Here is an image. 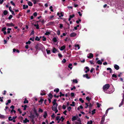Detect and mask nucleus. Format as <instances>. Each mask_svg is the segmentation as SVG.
<instances>
[{"label":"nucleus","mask_w":124,"mask_h":124,"mask_svg":"<svg viewBox=\"0 0 124 124\" xmlns=\"http://www.w3.org/2000/svg\"><path fill=\"white\" fill-rule=\"evenodd\" d=\"M56 100L54 99L53 102V106L52 108V109L53 110H54L57 109L58 106L57 103L56 102Z\"/></svg>","instance_id":"obj_1"},{"label":"nucleus","mask_w":124,"mask_h":124,"mask_svg":"<svg viewBox=\"0 0 124 124\" xmlns=\"http://www.w3.org/2000/svg\"><path fill=\"white\" fill-rule=\"evenodd\" d=\"M110 87V85L108 84H106L103 86V89L104 91H106L107 89L109 88Z\"/></svg>","instance_id":"obj_2"},{"label":"nucleus","mask_w":124,"mask_h":124,"mask_svg":"<svg viewBox=\"0 0 124 124\" xmlns=\"http://www.w3.org/2000/svg\"><path fill=\"white\" fill-rule=\"evenodd\" d=\"M77 35V34L74 33L72 32L71 33L70 35V36L71 37H74L75 36Z\"/></svg>","instance_id":"obj_3"},{"label":"nucleus","mask_w":124,"mask_h":124,"mask_svg":"<svg viewBox=\"0 0 124 124\" xmlns=\"http://www.w3.org/2000/svg\"><path fill=\"white\" fill-rule=\"evenodd\" d=\"M6 25L8 26H14V24L12 23H7L6 24Z\"/></svg>","instance_id":"obj_4"},{"label":"nucleus","mask_w":124,"mask_h":124,"mask_svg":"<svg viewBox=\"0 0 124 124\" xmlns=\"http://www.w3.org/2000/svg\"><path fill=\"white\" fill-rule=\"evenodd\" d=\"M78 118V116H73L72 118V120L74 121L76 120L77 118Z\"/></svg>","instance_id":"obj_5"},{"label":"nucleus","mask_w":124,"mask_h":124,"mask_svg":"<svg viewBox=\"0 0 124 124\" xmlns=\"http://www.w3.org/2000/svg\"><path fill=\"white\" fill-rule=\"evenodd\" d=\"M89 54V56H87V57L88 58H91L93 57V54H92V53H90Z\"/></svg>","instance_id":"obj_6"},{"label":"nucleus","mask_w":124,"mask_h":124,"mask_svg":"<svg viewBox=\"0 0 124 124\" xmlns=\"http://www.w3.org/2000/svg\"><path fill=\"white\" fill-rule=\"evenodd\" d=\"M56 120L58 121V123H59L61 119L60 118V117L59 116H57L56 117Z\"/></svg>","instance_id":"obj_7"},{"label":"nucleus","mask_w":124,"mask_h":124,"mask_svg":"<svg viewBox=\"0 0 124 124\" xmlns=\"http://www.w3.org/2000/svg\"><path fill=\"white\" fill-rule=\"evenodd\" d=\"M27 4H28V5L30 6H32L33 5L32 3L30 1H28Z\"/></svg>","instance_id":"obj_8"},{"label":"nucleus","mask_w":124,"mask_h":124,"mask_svg":"<svg viewBox=\"0 0 124 124\" xmlns=\"http://www.w3.org/2000/svg\"><path fill=\"white\" fill-rule=\"evenodd\" d=\"M114 67L115 69L116 70H118L119 69V66L117 65H115L114 66Z\"/></svg>","instance_id":"obj_9"},{"label":"nucleus","mask_w":124,"mask_h":124,"mask_svg":"<svg viewBox=\"0 0 124 124\" xmlns=\"http://www.w3.org/2000/svg\"><path fill=\"white\" fill-rule=\"evenodd\" d=\"M33 2L34 4H36L37 2L39 1V0H31Z\"/></svg>","instance_id":"obj_10"},{"label":"nucleus","mask_w":124,"mask_h":124,"mask_svg":"<svg viewBox=\"0 0 124 124\" xmlns=\"http://www.w3.org/2000/svg\"><path fill=\"white\" fill-rule=\"evenodd\" d=\"M23 122L24 123H26L27 122H29V120H28L27 118H25L24 120L23 121Z\"/></svg>","instance_id":"obj_11"},{"label":"nucleus","mask_w":124,"mask_h":124,"mask_svg":"<svg viewBox=\"0 0 124 124\" xmlns=\"http://www.w3.org/2000/svg\"><path fill=\"white\" fill-rule=\"evenodd\" d=\"M75 47H76V49H77V47L78 48L77 49H78L80 48L78 44H75Z\"/></svg>","instance_id":"obj_12"},{"label":"nucleus","mask_w":124,"mask_h":124,"mask_svg":"<svg viewBox=\"0 0 124 124\" xmlns=\"http://www.w3.org/2000/svg\"><path fill=\"white\" fill-rule=\"evenodd\" d=\"M86 69L87 70H86L85 71V72L87 73L88 71H89L90 69L89 68L87 67H85Z\"/></svg>","instance_id":"obj_13"},{"label":"nucleus","mask_w":124,"mask_h":124,"mask_svg":"<svg viewBox=\"0 0 124 124\" xmlns=\"http://www.w3.org/2000/svg\"><path fill=\"white\" fill-rule=\"evenodd\" d=\"M65 48V46H62L61 48L60 49V50L62 51Z\"/></svg>","instance_id":"obj_14"},{"label":"nucleus","mask_w":124,"mask_h":124,"mask_svg":"<svg viewBox=\"0 0 124 124\" xmlns=\"http://www.w3.org/2000/svg\"><path fill=\"white\" fill-rule=\"evenodd\" d=\"M48 96L49 97V98H50V99H51L53 97V96L52 94L51 93H50L48 95Z\"/></svg>","instance_id":"obj_15"},{"label":"nucleus","mask_w":124,"mask_h":124,"mask_svg":"<svg viewBox=\"0 0 124 124\" xmlns=\"http://www.w3.org/2000/svg\"><path fill=\"white\" fill-rule=\"evenodd\" d=\"M83 77H86L87 79H89L90 78L88 76V75L87 74H86L85 75H83Z\"/></svg>","instance_id":"obj_16"},{"label":"nucleus","mask_w":124,"mask_h":124,"mask_svg":"<svg viewBox=\"0 0 124 124\" xmlns=\"http://www.w3.org/2000/svg\"><path fill=\"white\" fill-rule=\"evenodd\" d=\"M23 9H25L27 8H28V6L27 5H23Z\"/></svg>","instance_id":"obj_17"},{"label":"nucleus","mask_w":124,"mask_h":124,"mask_svg":"<svg viewBox=\"0 0 124 124\" xmlns=\"http://www.w3.org/2000/svg\"><path fill=\"white\" fill-rule=\"evenodd\" d=\"M53 40L54 42H56L57 41V39L56 38L54 37L53 38Z\"/></svg>","instance_id":"obj_18"},{"label":"nucleus","mask_w":124,"mask_h":124,"mask_svg":"<svg viewBox=\"0 0 124 124\" xmlns=\"http://www.w3.org/2000/svg\"><path fill=\"white\" fill-rule=\"evenodd\" d=\"M72 65L71 63H70L69 64L68 67L69 68H70V69H71L72 68Z\"/></svg>","instance_id":"obj_19"},{"label":"nucleus","mask_w":124,"mask_h":124,"mask_svg":"<svg viewBox=\"0 0 124 124\" xmlns=\"http://www.w3.org/2000/svg\"><path fill=\"white\" fill-rule=\"evenodd\" d=\"M47 115V113L46 112H45L44 113V115H43L44 117L45 118H46V116Z\"/></svg>","instance_id":"obj_20"},{"label":"nucleus","mask_w":124,"mask_h":124,"mask_svg":"<svg viewBox=\"0 0 124 124\" xmlns=\"http://www.w3.org/2000/svg\"><path fill=\"white\" fill-rule=\"evenodd\" d=\"M78 121H79L80 122H77L76 124H82L81 122L80 121V119H78Z\"/></svg>","instance_id":"obj_21"},{"label":"nucleus","mask_w":124,"mask_h":124,"mask_svg":"<svg viewBox=\"0 0 124 124\" xmlns=\"http://www.w3.org/2000/svg\"><path fill=\"white\" fill-rule=\"evenodd\" d=\"M8 13V12L6 10H5L3 12V14L5 15H7Z\"/></svg>","instance_id":"obj_22"},{"label":"nucleus","mask_w":124,"mask_h":124,"mask_svg":"<svg viewBox=\"0 0 124 124\" xmlns=\"http://www.w3.org/2000/svg\"><path fill=\"white\" fill-rule=\"evenodd\" d=\"M54 23H55L54 22H50L48 23L49 25H52L53 24H54Z\"/></svg>","instance_id":"obj_23"},{"label":"nucleus","mask_w":124,"mask_h":124,"mask_svg":"<svg viewBox=\"0 0 124 124\" xmlns=\"http://www.w3.org/2000/svg\"><path fill=\"white\" fill-rule=\"evenodd\" d=\"M59 91V89L58 88L55 89L54 90V92H56V93H58Z\"/></svg>","instance_id":"obj_24"},{"label":"nucleus","mask_w":124,"mask_h":124,"mask_svg":"<svg viewBox=\"0 0 124 124\" xmlns=\"http://www.w3.org/2000/svg\"><path fill=\"white\" fill-rule=\"evenodd\" d=\"M70 106H75V102L74 101L72 102V104H70Z\"/></svg>","instance_id":"obj_25"},{"label":"nucleus","mask_w":124,"mask_h":124,"mask_svg":"<svg viewBox=\"0 0 124 124\" xmlns=\"http://www.w3.org/2000/svg\"><path fill=\"white\" fill-rule=\"evenodd\" d=\"M34 25L35 27H36V28L37 29H38L39 28V24H34Z\"/></svg>","instance_id":"obj_26"},{"label":"nucleus","mask_w":124,"mask_h":124,"mask_svg":"<svg viewBox=\"0 0 124 124\" xmlns=\"http://www.w3.org/2000/svg\"><path fill=\"white\" fill-rule=\"evenodd\" d=\"M50 34V32H49L47 31L45 33V35H48Z\"/></svg>","instance_id":"obj_27"},{"label":"nucleus","mask_w":124,"mask_h":124,"mask_svg":"<svg viewBox=\"0 0 124 124\" xmlns=\"http://www.w3.org/2000/svg\"><path fill=\"white\" fill-rule=\"evenodd\" d=\"M93 122L91 120L87 122V124H92Z\"/></svg>","instance_id":"obj_28"},{"label":"nucleus","mask_w":124,"mask_h":124,"mask_svg":"<svg viewBox=\"0 0 124 124\" xmlns=\"http://www.w3.org/2000/svg\"><path fill=\"white\" fill-rule=\"evenodd\" d=\"M97 63L98 64H101L102 63V62L100 60L98 61Z\"/></svg>","instance_id":"obj_29"},{"label":"nucleus","mask_w":124,"mask_h":124,"mask_svg":"<svg viewBox=\"0 0 124 124\" xmlns=\"http://www.w3.org/2000/svg\"><path fill=\"white\" fill-rule=\"evenodd\" d=\"M86 99L88 101H89L91 99V98H89L88 97H87L86 98Z\"/></svg>","instance_id":"obj_30"},{"label":"nucleus","mask_w":124,"mask_h":124,"mask_svg":"<svg viewBox=\"0 0 124 124\" xmlns=\"http://www.w3.org/2000/svg\"><path fill=\"white\" fill-rule=\"evenodd\" d=\"M16 111L15 110H13V109H12L11 111V113L12 114H13V112L14 113H16Z\"/></svg>","instance_id":"obj_31"},{"label":"nucleus","mask_w":124,"mask_h":124,"mask_svg":"<svg viewBox=\"0 0 124 124\" xmlns=\"http://www.w3.org/2000/svg\"><path fill=\"white\" fill-rule=\"evenodd\" d=\"M5 117V116H4L0 114V118H4Z\"/></svg>","instance_id":"obj_32"},{"label":"nucleus","mask_w":124,"mask_h":124,"mask_svg":"<svg viewBox=\"0 0 124 124\" xmlns=\"http://www.w3.org/2000/svg\"><path fill=\"white\" fill-rule=\"evenodd\" d=\"M60 96L61 97L62 96H64V94H62L61 92H60Z\"/></svg>","instance_id":"obj_33"},{"label":"nucleus","mask_w":124,"mask_h":124,"mask_svg":"<svg viewBox=\"0 0 124 124\" xmlns=\"http://www.w3.org/2000/svg\"><path fill=\"white\" fill-rule=\"evenodd\" d=\"M56 51V50L55 49V48H54L53 50V52L54 53H55V52Z\"/></svg>","instance_id":"obj_34"},{"label":"nucleus","mask_w":124,"mask_h":124,"mask_svg":"<svg viewBox=\"0 0 124 124\" xmlns=\"http://www.w3.org/2000/svg\"><path fill=\"white\" fill-rule=\"evenodd\" d=\"M73 82L75 83H77L78 82V81L76 79H74L73 80Z\"/></svg>","instance_id":"obj_35"},{"label":"nucleus","mask_w":124,"mask_h":124,"mask_svg":"<svg viewBox=\"0 0 124 124\" xmlns=\"http://www.w3.org/2000/svg\"><path fill=\"white\" fill-rule=\"evenodd\" d=\"M46 50L47 52V54H49L50 53V51L49 50H48L47 49H46Z\"/></svg>","instance_id":"obj_36"},{"label":"nucleus","mask_w":124,"mask_h":124,"mask_svg":"<svg viewBox=\"0 0 124 124\" xmlns=\"http://www.w3.org/2000/svg\"><path fill=\"white\" fill-rule=\"evenodd\" d=\"M107 70H109V72L110 73H111L112 71V70L110 68H108L107 69Z\"/></svg>","instance_id":"obj_37"},{"label":"nucleus","mask_w":124,"mask_h":124,"mask_svg":"<svg viewBox=\"0 0 124 124\" xmlns=\"http://www.w3.org/2000/svg\"><path fill=\"white\" fill-rule=\"evenodd\" d=\"M35 40H36L39 41L40 40V39L38 37H36L35 39Z\"/></svg>","instance_id":"obj_38"},{"label":"nucleus","mask_w":124,"mask_h":124,"mask_svg":"<svg viewBox=\"0 0 124 124\" xmlns=\"http://www.w3.org/2000/svg\"><path fill=\"white\" fill-rule=\"evenodd\" d=\"M12 117L11 116H9L8 117V119L9 121H12L13 120V119L11 118Z\"/></svg>","instance_id":"obj_39"},{"label":"nucleus","mask_w":124,"mask_h":124,"mask_svg":"<svg viewBox=\"0 0 124 124\" xmlns=\"http://www.w3.org/2000/svg\"><path fill=\"white\" fill-rule=\"evenodd\" d=\"M54 17V16L53 15H51L49 17V19H52Z\"/></svg>","instance_id":"obj_40"},{"label":"nucleus","mask_w":124,"mask_h":124,"mask_svg":"<svg viewBox=\"0 0 124 124\" xmlns=\"http://www.w3.org/2000/svg\"><path fill=\"white\" fill-rule=\"evenodd\" d=\"M28 101L26 100H25L23 102V103H28Z\"/></svg>","instance_id":"obj_41"},{"label":"nucleus","mask_w":124,"mask_h":124,"mask_svg":"<svg viewBox=\"0 0 124 124\" xmlns=\"http://www.w3.org/2000/svg\"><path fill=\"white\" fill-rule=\"evenodd\" d=\"M97 105V106L98 107H99L101 105V104H100L98 102H97L96 103Z\"/></svg>","instance_id":"obj_42"},{"label":"nucleus","mask_w":124,"mask_h":124,"mask_svg":"<svg viewBox=\"0 0 124 124\" xmlns=\"http://www.w3.org/2000/svg\"><path fill=\"white\" fill-rule=\"evenodd\" d=\"M43 99H41L39 101V102H41V103H42V102H43Z\"/></svg>","instance_id":"obj_43"},{"label":"nucleus","mask_w":124,"mask_h":124,"mask_svg":"<svg viewBox=\"0 0 124 124\" xmlns=\"http://www.w3.org/2000/svg\"><path fill=\"white\" fill-rule=\"evenodd\" d=\"M85 103V105H86V106L85 107V108H87L88 107H89L88 103Z\"/></svg>","instance_id":"obj_44"},{"label":"nucleus","mask_w":124,"mask_h":124,"mask_svg":"<svg viewBox=\"0 0 124 124\" xmlns=\"http://www.w3.org/2000/svg\"><path fill=\"white\" fill-rule=\"evenodd\" d=\"M57 34L58 35H60V32L59 30H58L57 31Z\"/></svg>","instance_id":"obj_45"},{"label":"nucleus","mask_w":124,"mask_h":124,"mask_svg":"<svg viewBox=\"0 0 124 124\" xmlns=\"http://www.w3.org/2000/svg\"><path fill=\"white\" fill-rule=\"evenodd\" d=\"M61 120H61L62 122H63V120H64V118L62 116L61 118H60Z\"/></svg>","instance_id":"obj_46"},{"label":"nucleus","mask_w":124,"mask_h":124,"mask_svg":"<svg viewBox=\"0 0 124 124\" xmlns=\"http://www.w3.org/2000/svg\"><path fill=\"white\" fill-rule=\"evenodd\" d=\"M13 17V16L12 15H10L8 17V19L10 20Z\"/></svg>","instance_id":"obj_47"},{"label":"nucleus","mask_w":124,"mask_h":124,"mask_svg":"<svg viewBox=\"0 0 124 124\" xmlns=\"http://www.w3.org/2000/svg\"><path fill=\"white\" fill-rule=\"evenodd\" d=\"M79 100L80 101H81L82 103H83L84 102V101L82 99V98H80L79 99Z\"/></svg>","instance_id":"obj_48"},{"label":"nucleus","mask_w":124,"mask_h":124,"mask_svg":"<svg viewBox=\"0 0 124 124\" xmlns=\"http://www.w3.org/2000/svg\"><path fill=\"white\" fill-rule=\"evenodd\" d=\"M71 96L73 97L74 96L75 94L74 93H70Z\"/></svg>","instance_id":"obj_49"},{"label":"nucleus","mask_w":124,"mask_h":124,"mask_svg":"<svg viewBox=\"0 0 124 124\" xmlns=\"http://www.w3.org/2000/svg\"><path fill=\"white\" fill-rule=\"evenodd\" d=\"M89 107L90 108H91L92 106V105L90 102H88Z\"/></svg>","instance_id":"obj_50"},{"label":"nucleus","mask_w":124,"mask_h":124,"mask_svg":"<svg viewBox=\"0 0 124 124\" xmlns=\"http://www.w3.org/2000/svg\"><path fill=\"white\" fill-rule=\"evenodd\" d=\"M43 111V110L42 109H41L40 108H39V112H42Z\"/></svg>","instance_id":"obj_51"},{"label":"nucleus","mask_w":124,"mask_h":124,"mask_svg":"<svg viewBox=\"0 0 124 124\" xmlns=\"http://www.w3.org/2000/svg\"><path fill=\"white\" fill-rule=\"evenodd\" d=\"M10 3H11L12 5H13L14 6H15V3H14V2H13V1H11L10 2Z\"/></svg>","instance_id":"obj_52"},{"label":"nucleus","mask_w":124,"mask_h":124,"mask_svg":"<svg viewBox=\"0 0 124 124\" xmlns=\"http://www.w3.org/2000/svg\"><path fill=\"white\" fill-rule=\"evenodd\" d=\"M52 6H51L49 8V9H50V10L51 11L53 12V10L52 9Z\"/></svg>","instance_id":"obj_53"},{"label":"nucleus","mask_w":124,"mask_h":124,"mask_svg":"<svg viewBox=\"0 0 124 124\" xmlns=\"http://www.w3.org/2000/svg\"><path fill=\"white\" fill-rule=\"evenodd\" d=\"M112 77H115L116 78L117 77V76L116 75V74H113L112 76Z\"/></svg>","instance_id":"obj_54"},{"label":"nucleus","mask_w":124,"mask_h":124,"mask_svg":"<svg viewBox=\"0 0 124 124\" xmlns=\"http://www.w3.org/2000/svg\"><path fill=\"white\" fill-rule=\"evenodd\" d=\"M71 109V108L70 107H68L67 108L68 110L69 111H70V110Z\"/></svg>","instance_id":"obj_55"},{"label":"nucleus","mask_w":124,"mask_h":124,"mask_svg":"<svg viewBox=\"0 0 124 124\" xmlns=\"http://www.w3.org/2000/svg\"><path fill=\"white\" fill-rule=\"evenodd\" d=\"M58 56L60 58L62 57V55L60 54H58Z\"/></svg>","instance_id":"obj_56"},{"label":"nucleus","mask_w":124,"mask_h":124,"mask_svg":"<svg viewBox=\"0 0 124 124\" xmlns=\"http://www.w3.org/2000/svg\"><path fill=\"white\" fill-rule=\"evenodd\" d=\"M33 15L35 16H37V13L36 12H34L33 14Z\"/></svg>","instance_id":"obj_57"},{"label":"nucleus","mask_w":124,"mask_h":124,"mask_svg":"<svg viewBox=\"0 0 124 124\" xmlns=\"http://www.w3.org/2000/svg\"><path fill=\"white\" fill-rule=\"evenodd\" d=\"M31 43V41L30 40H29L28 42H26V44H30Z\"/></svg>","instance_id":"obj_58"},{"label":"nucleus","mask_w":124,"mask_h":124,"mask_svg":"<svg viewBox=\"0 0 124 124\" xmlns=\"http://www.w3.org/2000/svg\"><path fill=\"white\" fill-rule=\"evenodd\" d=\"M42 39H43V41H45L46 40V38L45 37H44L43 36V37Z\"/></svg>","instance_id":"obj_59"},{"label":"nucleus","mask_w":124,"mask_h":124,"mask_svg":"<svg viewBox=\"0 0 124 124\" xmlns=\"http://www.w3.org/2000/svg\"><path fill=\"white\" fill-rule=\"evenodd\" d=\"M74 16V15H70V17L71 18H73Z\"/></svg>","instance_id":"obj_60"},{"label":"nucleus","mask_w":124,"mask_h":124,"mask_svg":"<svg viewBox=\"0 0 124 124\" xmlns=\"http://www.w3.org/2000/svg\"><path fill=\"white\" fill-rule=\"evenodd\" d=\"M76 89V87L75 86H74L73 88H71V90H72L73 89Z\"/></svg>","instance_id":"obj_61"},{"label":"nucleus","mask_w":124,"mask_h":124,"mask_svg":"<svg viewBox=\"0 0 124 124\" xmlns=\"http://www.w3.org/2000/svg\"><path fill=\"white\" fill-rule=\"evenodd\" d=\"M6 29V27H4L2 29V31H4Z\"/></svg>","instance_id":"obj_62"},{"label":"nucleus","mask_w":124,"mask_h":124,"mask_svg":"<svg viewBox=\"0 0 124 124\" xmlns=\"http://www.w3.org/2000/svg\"><path fill=\"white\" fill-rule=\"evenodd\" d=\"M27 106L26 105H25L24 106V108H23V109L24 110H25L26 109V108L27 107Z\"/></svg>","instance_id":"obj_63"},{"label":"nucleus","mask_w":124,"mask_h":124,"mask_svg":"<svg viewBox=\"0 0 124 124\" xmlns=\"http://www.w3.org/2000/svg\"><path fill=\"white\" fill-rule=\"evenodd\" d=\"M62 61L63 62L65 63L66 62V60L65 59H64Z\"/></svg>","instance_id":"obj_64"}]
</instances>
